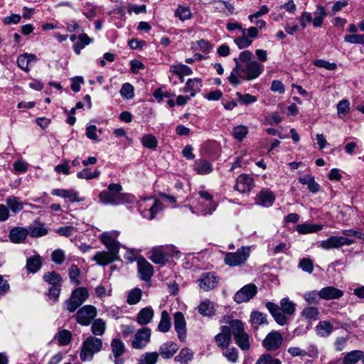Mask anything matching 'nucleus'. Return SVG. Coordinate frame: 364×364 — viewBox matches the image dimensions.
I'll return each mask as SVG.
<instances>
[{"label": "nucleus", "mask_w": 364, "mask_h": 364, "mask_svg": "<svg viewBox=\"0 0 364 364\" xmlns=\"http://www.w3.org/2000/svg\"><path fill=\"white\" fill-rule=\"evenodd\" d=\"M253 54L250 50L242 51L234 58L235 68L232 70L228 81L232 86H237L242 80L250 81L257 78L263 72L264 66L252 60Z\"/></svg>", "instance_id": "obj_1"}, {"label": "nucleus", "mask_w": 364, "mask_h": 364, "mask_svg": "<svg viewBox=\"0 0 364 364\" xmlns=\"http://www.w3.org/2000/svg\"><path fill=\"white\" fill-rule=\"evenodd\" d=\"M223 323L229 324L237 346L243 350H249L250 347V336L245 331L243 323L238 319H231L230 317L224 318Z\"/></svg>", "instance_id": "obj_2"}, {"label": "nucleus", "mask_w": 364, "mask_h": 364, "mask_svg": "<svg viewBox=\"0 0 364 364\" xmlns=\"http://www.w3.org/2000/svg\"><path fill=\"white\" fill-rule=\"evenodd\" d=\"M342 232L346 237L331 236L326 240L321 241L319 247L323 250H328L343 246H349L355 243V240L350 238V237H355L357 230L353 229L343 230Z\"/></svg>", "instance_id": "obj_3"}, {"label": "nucleus", "mask_w": 364, "mask_h": 364, "mask_svg": "<svg viewBox=\"0 0 364 364\" xmlns=\"http://www.w3.org/2000/svg\"><path fill=\"white\" fill-rule=\"evenodd\" d=\"M102 341L101 338L93 336H88L82 343L80 358L82 361H91L94 355L102 349Z\"/></svg>", "instance_id": "obj_4"}, {"label": "nucleus", "mask_w": 364, "mask_h": 364, "mask_svg": "<svg viewBox=\"0 0 364 364\" xmlns=\"http://www.w3.org/2000/svg\"><path fill=\"white\" fill-rule=\"evenodd\" d=\"M138 209L143 218L152 220L158 213L162 210L163 206L158 200L149 198L139 202Z\"/></svg>", "instance_id": "obj_5"}, {"label": "nucleus", "mask_w": 364, "mask_h": 364, "mask_svg": "<svg viewBox=\"0 0 364 364\" xmlns=\"http://www.w3.org/2000/svg\"><path fill=\"white\" fill-rule=\"evenodd\" d=\"M197 204L195 209L203 215H209L216 209L217 204L213 196L207 191L200 190L198 192Z\"/></svg>", "instance_id": "obj_6"}, {"label": "nucleus", "mask_w": 364, "mask_h": 364, "mask_svg": "<svg viewBox=\"0 0 364 364\" xmlns=\"http://www.w3.org/2000/svg\"><path fill=\"white\" fill-rule=\"evenodd\" d=\"M122 190V187L120 184L110 183L106 191H102L99 194V199L100 202L106 205H120Z\"/></svg>", "instance_id": "obj_7"}, {"label": "nucleus", "mask_w": 364, "mask_h": 364, "mask_svg": "<svg viewBox=\"0 0 364 364\" xmlns=\"http://www.w3.org/2000/svg\"><path fill=\"white\" fill-rule=\"evenodd\" d=\"M178 254L179 251L172 245L156 247L151 250L149 259L155 264L164 265L169 256Z\"/></svg>", "instance_id": "obj_8"}, {"label": "nucleus", "mask_w": 364, "mask_h": 364, "mask_svg": "<svg viewBox=\"0 0 364 364\" xmlns=\"http://www.w3.org/2000/svg\"><path fill=\"white\" fill-rule=\"evenodd\" d=\"M89 297L88 290L85 287H78L75 289L65 301V309L69 312H74Z\"/></svg>", "instance_id": "obj_9"}, {"label": "nucleus", "mask_w": 364, "mask_h": 364, "mask_svg": "<svg viewBox=\"0 0 364 364\" xmlns=\"http://www.w3.org/2000/svg\"><path fill=\"white\" fill-rule=\"evenodd\" d=\"M250 254V247H242L235 252H228L225 255V263L230 267L239 266L244 264Z\"/></svg>", "instance_id": "obj_10"}, {"label": "nucleus", "mask_w": 364, "mask_h": 364, "mask_svg": "<svg viewBox=\"0 0 364 364\" xmlns=\"http://www.w3.org/2000/svg\"><path fill=\"white\" fill-rule=\"evenodd\" d=\"M97 309L92 305H85L81 307L76 314V321L82 325L87 326L97 316Z\"/></svg>", "instance_id": "obj_11"}, {"label": "nucleus", "mask_w": 364, "mask_h": 364, "mask_svg": "<svg viewBox=\"0 0 364 364\" xmlns=\"http://www.w3.org/2000/svg\"><path fill=\"white\" fill-rule=\"evenodd\" d=\"M119 235V232L117 230H111L103 232L99 236L101 242L106 247L108 250L114 252L119 254V243L117 240Z\"/></svg>", "instance_id": "obj_12"}, {"label": "nucleus", "mask_w": 364, "mask_h": 364, "mask_svg": "<svg viewBox=\"0 0 364 364\" xmlns=\"http://www.w3.org/2000/svg\"><path fill=\"white\" fill-rule=\"evenodd\" d=\"M151 340V330L149 328H140L135 334L132 341L134 349L144 348Z\"/></svg>", "instance_id": "obj_13"}, {"label": "nucleus", "mask_w": 364, "mask_h": 364, "mask_svg": "<svg viewBox=\"0 0 364 364\" xmlns=\"http://www.w3.org/2000/svg\"><path fill=\"white\" fill-rule=\"evenodd\" d=\"M257 290V288L255 284H247L235 294V301L238 304L247 302L255 296Z\"/></svg>", "instance_id": "obj_14"}, {"label": "nucleus", "mask_w": 364, "mask_h": 364, "mask_svg": "<svg viewBox=\"0 0 364 364\" xmlns=\"http://www.w3.org/2000/svg\"><path fill=\"white\" fill-rule=\"evenodd\" d=\"M92 259L97 262L99 265H107L114 261L120 259L119 255L116 252L108 251H99L95 253L93 256Z\"/></svg>", "instance_id": "obj_15"}, {"label": "nucleus", "mask_w": 364, "mask_h": 364, "mask_svg": "<svg viewBox=\"0 0 364 364\" xmlns=\"http://www.w3.org/2000/svg\"><path fill=\"white\" fill-rule=\"evenodd\" d=\"M282 341V336L277 331H272L264 339L263 346L268 350H275L280 347Z\"/></svg>", "instance_id": "obj_16"}, {"label": "nucleus", "mask_w": 364, "mask_h": 364, "mask_svg": "<svg viewBox=\"0 0 364 364\" xmlns=\"http://www.w3.org/2000/svg\"><path fill=\"white\" fill-rule=\"evenodd\" d=\"M199 287L204 291L214 289L218 283V278L215 273H203L199 280Z\"/></svg>", "instance_id": "obj_17"}, {"label": "nucleus", "mask_w": 364, "mask_h": 364, "mask_svg": "<svg viewBox=\"0 0 364 364\" xmlns=\"http://www.w3.org/2000/svg\"><path fill=\"white\" fill-rule=\"evenodd\" d=\"M220 330V332L215 336V340L220 348H226L231 341V327L229 324L224 325Z\"/></svg>", "instance_id": "obj_18"}, {"label": "nucleus", "mask_w": 364, "mask_h": 364, "mask_svg": "<svg viewBox=\"0 0 364 364\" xmlns=\"http://www.w3.org/2000/svg\"><path fill=\"white\" fill-rule=\"evenodd\" d=\"M254 185L253 178L247 174H242L237 178L235 188L240 193L249 192Z\"/></svg>", "instance_id": "obj_19"}, {"label": "nucleus", "mask_w": 364, "mask_h": 364, "mask_svg": "<svg viewBox=\"0 0 364 364\" xmlns=\"http://www.w3.org/2000/svg\"><path fill=\"white\" fill-rule=\"evenodd\" d=\"M343 294L342 290L333 286L323 287L319 291V298L324 300L338 299L342 297Z\"/></svg>", "instance_id": "obj_20"}, {"label": "nucleus", "mask_w": 364, "mask_h": 364, "mask_svg": "<svg viewBox=\"0 0 364 364\" xmlns=\"http://www.w3.org/2000/svg\"><path fill=\"white\" fill-rule=\"evenodd\" d=\"M266 307L278 324L281 326L286 324L287 321V318L285 316L286 314L281 310L277 304L269 301L267 303Z\"/></svg>", "instance_id": "obj_21"}, {"label": "nucleus", "mask_w": 364, "mask_h": 364, "mask_svg": "<svg viewBox=\"0 0 364 364\" xmlns=\"http://www.w3.org/2000/svg\"><path fill=\"white\" fill-rule=\"evenodd\" d=\"M174 328L181 341H184L186 335V321L183 314L181 312L174 314Z\"/></svg>", "instance_id": "obj_22"}, {"label": "nucleus", "mask_w": 364, "mask_h": 364, "mask_svg": "<svg viewBox=\"0 0 364 364\" xmlns=\"http://www.w3.org/2000/svg\"><path fill=\"white\" fill-rule=\"evenodd\" d=\"M138 272L141 279L147 281L153 275L152 265L144 258L137 259Z\"/></svg>", "instance_id": "obj_23"}, {"label": "nucleus", "mask_w": 364, "mask_h": 364, "mask_svg": "<svg viewBox=\"0 0 364 364\" xmlns=\"http://www.w3.org/2000/svg\"><path fill=\"white\" fill-rule=\"evenodd\" d=\"M37 62V58L34 54L25 53L17 58L18 66L26 72H29V65Z\"/></svg>", "instance_id": "obj_24"}, {"label": "nucleus", "mask_w": 364, "mask_h": 364, "mask_svg": "<svg viewBox=\"0 0 364 364\" xmlns=\"http://www.w3.org/2000/svg\"><path fill=\"white\" fill-rule=\"evenodd\" d=\"M52 195L68 198L70 202H80L83 199L78 197V193L72 189L55 188L51 192Z\"/></svg>", "instance_id": "obj_25"}, {"label": "nucleus", "mask_w": 364, "mask_h": 364, "mask_svg": "<svg viewBox=\"0 0 364 364\" xmlns=\"http://www.w3.org/2000/svg\"><path fill=\"white\" fill-rule=\"evenodd\" d=\"M111 347L112 352L115 358L114 364H123L124 360L119 358L124 352L125 348L123 342L119 339L114 338L112 341Z\"/></svg>", "instance_id": "obj_26"}, {"label": "nucleus", "mask_w": 364, "mask_h": 364, "mask_svg": "<svg viewBox=\"0 0 364 364\" xmlns=\"http://www.w3.org/2000/svg\"><path fill=\"white\" fill-rule=\"evenodd\" d=\"M28 235L27 229L21 227L12 228L9 232V238L14 243H21L24 242Z\"/></svg>", "instance_id": "obj_27"}, {"label": "nucleus", "mask_w": 364, "mask_h": 364, "mask_svg": "<svg viewBox=\"0 0 364 364\" xmlns=\"http://www.w3.org/2000/svg\"><path fill=\"white\" fill-rule=\"evenodd\" d=\"M154 315V311L151 307H145L139 311L136 316V321L139 325H146L149 323Z\"/></svg>", "instance_id": "obj_28"}, {"label": "nucleus", "mask_w": 364, "mask_h": 364, "mask_svg": "<svg viewBox=\"0 0 364 364\" xmlns=\"http://www.w3.org/2000/svg\"><path fill=\"white\" fill-rule=\"evenodd\" d=\"M258 203L264 207H271L275 200L274 193L268 190H262L257 195Z\"/></svg>", "instance_id": "obj_29"}, {"label": "nucleus", "mask_w": 364, "mask_h": 364, "mask_svg": "<svg viewBox=\"0 0 364 364\" xmlns=\"http://www.w3.org/2000/svg\"><path fill=\"white\" fill-rule=\"evenodd\" d=\"M202 87V81L200 78L188 79L183 90V92L190 93V97H194L200 91Z\"/></svg>", "instance_id": "obj_30"}, {"label": "nucleus", "mask_w": 364, "mask_h": 364, "mask_svg": "<svg viewBox=\"0 0 364 364\" xmlns=\"http://www.w3.org/2000/svg\"><path fill=\"white\" fill-rule=\"evenodd\" d=\"M178 350V346L176 343L166 342L160 346L159 354H160L164 358L168 359L173 357Z\"/></svg>", "instance_id": "obj_31"}, {"label": "nucleus", "mask_w": 364, "mask_h": 364, "mask_svg": "<svg viewBox=\"0 0 364 364\" xmlns=\"http://www.w3.org/2000/svg\"><path fill=\"white\" fill-rule=\"evenodd\" d=\"M6 203L9 210L16 213L23 209L24 203L19 198L15 196H10L6 199Z\"/></svg>", "instance_id": "obj_32"}, {"label": "nucleus", "mask_w": 364, "mask_h": 364, "mask_svg": "<svg viewBox=\"0 0 364 364\" xmlns=\"http://www.w3.org/2000/svg\"><path fill=\"white\" fill-rule=\"evenodd\" d=\"M364 353L362 350H354L345 354L343 358L344 364H356L359 360H363Z\"/></svg>", "instance_id": "obj_33"}, {"label": "nucleus", "mask_w": 364, "mask_h": 364, "mask_svg": "<svg viewBox=\"0 0 364 364\" xmlns=\"http://www.w3.org/2000/svg\"><path fill=\"white\" fill-rule=\"evenodd\" d=\"M333 330V324L328 321H320L316 326V331L318 336L326 337L329 336Z\"/></svg>", "instance_id": "obj_34"}, {"label": "nucleus", "mask_w": 364, "mask_h": 364, "mask_svg": "<svg viewBox=\"0 0 364 364\" xmlns=\"http://www.w3.org/2000/svg\"><path fill=\"white\" fill-rule=\"evenodd\" d=\"M323 228V226L321 224H311L305 223L297 225L296 230L300 234H309L320 231Z\"/></svg>", "instance_id": "obj_35"}, {"label": "nucleus", "mask_w": 364, "mask_h": 364, "mask_svg": "<svg viewBox=\"0 0 364 364\" xmlns=\"http://www.w3.org/2000/svg\"><path fill=\"white\" fill-rule=\"evenodd\" d=\"M195 171L200 175L208 174L213 171L212 165L205 160H197L194 164Z\"/></svg>", "instance_id": "obj_36"}, {"label": "nucleus", "mask_w": 364, "mask_h": 364, "mask_svg": "<svg viewBox=\"0 0 364 364\" xmlns=\"http://www.w3.org/2000/svg\"><path fill=\"white\" fill-rule=\"evenodd\" d=\"M91 324V331L94 336H102L106 330V322L102 318L94 319Z\"/></svg>", "instance_id": "obj_37"}, {"label": "nucleus", "mask_w": 364, "mask_h": 364, "mask_svg": "<svg viewBox=\"0 0 364 364\" xmlns=\"http://www.w3.org/2000/svg\"><path fill=\"white\" fill-rule=\"evenodd\" d=\"M303 318L308 321H316L318 318L319 311L315 306H306L301 312Z\"/></svg>", "instance_id": "obj_38"}, {"label": "nucleus", "mask_w": 364, "mask_h": 364, "mask_svg": "<svg viewBox=\"0 0 364 364\" xmlns=\"http://www.w3.org/2000/svg\"><path fill=\"white\" fill-rule=\"evenodd\" d=\"M198 311L205 316H210L214 314V304L209 300H205L198 306Z\"/></svg>", "instance_id": "obj_39"}, {"label": "nucleus", "mask_w": 364, "mask_h": 364, "mask_svg": "<svg viewBox=\"0 0 364 364\" xmlns=\"http://www.w3.org/2000/svg\"><path fill=\"white\" fill-rule=\"evenodd\" d=\"M170 70L174 74L178 75L181 79L183 76L190 75L193 73L191 68L183 64L173 65L171 66Z\"/></svg>", "instance_id": "obj_40"}, {"label": "nucleus", "mask_w": 364, "mask_h": 364, "mask_svg": "<svg viewBox=\"0 0 364 364\" xmlns=\"http://www.w3.org/2000/svg\"><path fill=\"white\" fill-rule=\"evenodd\" d=\"M41 267V259L40 256L35 255L28 258L26 267L28 272L35 273L40 269Z\"/></svg>", "instance_id": "obj_41"}, {"label": "nucleus", "mask_w": 364, "mask_h": 364, "mask_svg": "<svg viewBox=\"0 0 364 364\" xmlns=\"http://www.w3.org/2000/svg\"><path fill=\"white\" fill-rule=\"evenodd\" d=\"M171 328V318L166 311H163L161 315V320L158 325L159 331L165 333L169 331Z\"/></svg>", "instance_id": "obj_42"}, {"label": "nucleus", "mask_w": 364, "mask_h": 364, "mask_svg": "<svg viewBox=\"0 0 364 364\" xmlns=\"http://www.w3.org/2000/svg\"><path fill=\"white\" fill-rule=\"evenodd\" d=\"M241 33V36L235 38L234 42L240 49H243L249 47L252 41L247 36L245 28L242 29Z\"/></svg>", "instance_id": "obj_43"}, {"label": "nucleus", "mask_w": 364, "mask_h": 364, "mask_svg": "<svg viewBox=\"0 0 364 364\" xmlns=\"http://www.w3.org/2000/svg\"><path fill=\"white\" fill-rule=\"evenodd\" d=\"M250 321L252 326L255 328H257L260 325L267 322L266 315L259 311H253L250 316Z\"/></svg>", "instance_id": "obj_44"}, {"label": "nucleus", "mask_w": 364, "mask_h": 364, "mask_svg": "<svg viewBox=\"0 0 364 364\" xmlns=\"http://www.w3.org/2000/svg\"><path fill=\"white\" fill-rule=\"evenodd\" d=\"M281 310L287 315H293L296 310V305L289 298H283L280 301Z\"/></svg>", "instance_id": "obj_45"}, {"label": "nucleus", "mask_w": 364, "mask_h": 364, "mask_svg": "<svg viewBox=\"0 0 364 364\" xmlns=\"http://www.w3.org/2000/svg\"><path fill=\"white\" fill-rule=\"evenodd\" d=\"M142 296V291L139 288H134L130 290L127 294V302L130 305L139 303Z\"/></svg>", "instance_id": "obj_46"}, {"label": "nucleus", "mask_w": 364, "mask_h": 364, "mask_svg": "<svg viewBox=\"0 0 364 364\" xmlns=\"http://www.w3.org/2000/svg\"><path fill=\"white\" fill-rule=\"evenodd\" d=\"M100 175V170L95 169L94 171H92L90 168H86L78 172L77 176L80 179L91 180L98 178Z\"/></svg>", "instance_id": "obj_47"}, {"label": "nucleus", "mask_w": 364, "mask_h": 364, "mask_svg": "<svg viewBox=\"0 0 364 364\" xmlns=\"http://www.w3.org/2000/svg\"><path fill=\"white\" fill-rule=\"evenodd\" d=\"M43 278L46 282L53 286H61L62 284V278L61 277L55 272H48L45 274Z\"/></svg>", "instance_id": "obj_48"}, {"label": "nucleus", "mask_w": 364, "mask_h": 364, "mask_svg": "<svg viewBox=\"0 0 364 364\" xmlns=\"http://www.w3.org/2000/svg\"><path fill=\"white\" fill-rule=\"evenodd\" d=\"M28 231V235L33 237L44 236L48 233V230L42 224L31 226Z\"/></svg>", "instance_id": "obj_49"}, {"label": "nucleus", "mask_w": 364, "mask_h": 364, "mask_svg": "<svg viewBox=\"0 0 364 364\" xmlns=\"http://www.w3.org/2000/svg\"><path fill=\"white\" fill-rule=\"evenodd\" d=\"M142 145L148 149H154L158 145V141L155 136L151 134H145L141 138Z\"/></svg>", "instance_id": "obj_50"}, {"label": "nucleus", "mask_w": 364, "mask_h": 364, "mask_svg": "<svg viewBox=\"0 0 364 364\" xmlns=\"http://www.w3.org/2000/svg\"><path fill=\"white\" fill-rule=\"evenodd\" d=\"M235 95L237 97V102L240 105H249L252 103H255L257 101V98L256 96L252 95L250 94H242L240 92H237Z\"/></svg>", "instance_id": "obj_51"}, {"label": "nucleus", "mask_w": 364, "mask_h": 364, "mask_svg": "<svg viewBox=\"0 0 364 364\" xmlns=\"http://www.w3.org/2000/svg\"><path fill=\"white\" fill-rule=\"evenodd\" d=\"M55 338L60 346H67L71 341L72 333L68 330H63L56 335Z\"/></svg>", "instance_id": "obj_52"}, {"label": "nucleus", "mask_w": 364, "mask_h": 364, "mask_svg": "<svg viewBox=\"0 0 364 364\" xmlns=\"http://www.w3.org/2000/svg\"><path fill=\"white\" fill-rule=\"evenodd\" d=\"M248 133V127L243 125H240L234 127L232 135L237 141H242Z\"/></svg>", "instance_id": "obj_53"}, {"label": "nucleus", "mask_w": 364, "mask_h": 364, "mask_svg": "<svg viewBox=\"0 0 364 364\" xmlns=\"http://www.w3.org/2000/svg\"><path fill=\"white\" fill-rule=\"evenodd\" d=\"M175 14L183 21L190 19L192 16V14L190 9L188 7L183 6H178L175 12Z\"/></svg>", "instance_id": "obj_54"}, {"label": "nucleus", "mask_w": 364, "mask_h": 364, "mask_svg": "<svg viewBox=\"0 0 364 364\" xmlns=\"http://www.w3.org/2000/svg\"><path fill=\"white\" fill-rule=\"evenodd\" d=\"M84 9L82 10V14L87 18H92L97 15V7L96 6H93L90 2H86L83 4Z\"/></svg>", "instance_id": "obj_55"}, {"label": "nucleus", "mask_w": 364, "mask_h": 364, "mask_svg": "<svg viewBox=\"0 0 364 364\" xmlns=\"http://www.w3.org/2000/svg\"><path fill=\"white\" fill-rule=\"evenodd\" d=\"M344 41L349 43L364 45V34L346 35Z\"/></svg>", "instance_id": "obj_56"}, {"label": "nucleus", "mask_w": 364, "mask_h": 364, "mask_svg": "<svg viewBox=\"0 0 364 364\" xmlns=\"http://www.w3.org/2000/svg\"><path fill=\"white\" fill-rule=\"evenodd\" d=\"M120 95L123 98L132 99L134 97V87L130 83H124L120 90Z\"/></svg>", "instance_id": "obj_57"}, {"label": "nucleus", "mask_w": 364, "mask_h": 364, "mask_svg": "<svg viewBox=\"0 0 364 364\" xmlns=\"http://www.w3.org/2000/svg\"><path fill=\"white\" fill-rule=\"evenodd\" d=\"M338 115L339 118H343L350 110V103L348 100H343L337 105Z\"/></svg>", "instance_id": "obj_58"}, {"label": "nucleus", "mask_w": 364, "mask_h": 364, "mask_svg": "<svg viewBox=\"0 0 364 364\" xmlns=\"http://www.w3.org/2000/svg\"><path fill=\"white\" fill-rule=\"evenodd\" d=\"M52 261L57 264H62L65 259V253L63 250L58 249L51 254Z\"/></svg>", "instance_id": "obj_59"}, {"label": "nucleus", "mask_w": 364, "mask_h": 364, "mask_svg": "<svg viewBox=\"0 0 364 364\" xmlns=\"http://www.w3.org/2000/svg\"><path fill=\"white\" fill-rule=\"evenodd\" d=\"M80 274V269L75 264L71 265L69 269V277L70 281L75 284H79L80 283L79 279Z\"/></svg>", "instance_id": "obj_60"}, {"label": "nucleus", "mask_w": 364, "mask_h": 364, "mask_svg": "<svg viewBox=\"0 0 364 364\" xmlns=\"http://www.w3.org/2000/svg\"><path fill=\"white\" fill-rule=\"evenodd\" d=\"M159 355L156 352L145 353L141 355V360L145 364H155L157 362Z\"/></svg>", "instance_id": "obj_61"}, {"label": "nucleus", "mask_w": 364, "mask_h": 364, "mask_svg": "<svg viewBox=\"0 0 364 364\" xmlns=\"http://www.w3.org/2000/svg\"><path fill=\"white\" fill-rule=\"evenodd\" d=\"M316 67L323 68L328 70H334L337 68V65L334 63H330L323 59H318L314 62Z\"/></svg>", "instance_id": "obj_62"}, {"label": "nucleus", "mask_w": 364, "mask_h": 364, "mask_svg": "<svg viewBox=\"0 0 364 364\" xmlns=\"http://www.w3.org/2000/svg\"><path fill=\"white\" fill-rule=\"evenodd\" d=\"M348 343V338L343 336L337 337L333 343V348L337 352L343 350Z\"/></svg>", "instance_id": "obj_63"}, {"label": "nucleus", "mask_w": 364, "mask_h": 364, "mask_svg": "<svg viewBox=\"0 0 364 364\" xmlns=\"http://www.w3.org/2000/svg\"><path fill=\"white\" fill-rule=\"evenodd\" d=\"M256 364H281V362L278 359L273 358L269 355H263Z\"/></svg>", "instance_id": "obj_64"}]
</instances>
